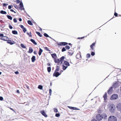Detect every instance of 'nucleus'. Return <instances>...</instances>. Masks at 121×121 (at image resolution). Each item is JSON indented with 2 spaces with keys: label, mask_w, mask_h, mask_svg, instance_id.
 Wrapping results in <instances>:
<instances>
[{
  "label": "nucleus",
  "mask_w": 121,
  "mask_h": 121,
  "mask_svg": "<svg viewBox=\"0 0 121 121\" xmlns=\"http://www.w3.org/2000/svg\"><path fill=\"white\" fill-rule=\"evenodd\" d=\"M107 115L105 113H103L101 115L100 114H98L97 115L96 117V119L98 121L101 120L103 119H106L107 118Z\"/></svg>",
  "instance_id": "f257e3e1"
},
{
  "label": "nucleus",
  "mask_w": 121,
  "mask_h": 121,
  "mask_svg": "<svg viewBox=\"0 0 121 121\" xmlns=\"http://www.w3.org/2000/svg\"><path fill=\"white\" fill-rule=\"evenodd\" d=\"M109 111L111 112H114L116 111V107L113 104H110L109 106Z\"/></svg>",
  "instance_id": "f03ea898"
},
{
  "label": "nucleus",
  "mask_w": 121,
  "mask_h": 121,
  "mask_svg": "<svg viewBox=\"0 0 121 121\" xmlns=\"http://www.w3.org/2000/svg\"><path fill=\"white\" fill-rule=\"evenodd\" d=\"M69 65V64L68 62L66 60L64 61L63 64L62 65L63 69L64 70H65Z\"/></svg>",
  "instance_id": "7ed1b4c3"
},
{
  "label": "nucleus",
  "mask_w": 121,
  "mask_h": 121,
  "mask_svg": "<svg viewBox=\"0 0 121 121\" xmlns=\"http://www.w3.org/2000/svg\"><path fill=\"white\" fill-rule=\"evenodd\" d=\"M52 58L54 59V61L55 63H57L59 61V59H56L57 57L55 53H53L51 54Z\"/></svg>",
  "instance_id": "20e7f679"
},
{
  "label": "nucleus",
  "mask_w": 121,
  "mask_h": 121,
  "mask_svg": "<svg viewBox=\"0 0 121 121\" xmlns=\"http://www.w3.org/2000/svg\"><path fill=\"white\" fill-rule=\"evenodd\" d=\"M108 121H117V118L114 116H112L109 117Z\"/></svg>",
  "instance_id": "39448f33"
},
{
  "label": "nucleus",
  "mask_w": 121,
  "mask_h": 121,
  "mask_svg": "<svg viewBox=\"0 0 121 121\" xmlns=\"http://www.w3.org/2000/svg\"><path fill=\"white\" fill-rule=\"evenodd\" d=\"M118 95L116 94H114L112 95L110 98L111 100H116L118 99Z\"/></svg>",
  "instance_id": "423d86ee"
},
{
  "label": "nucleus",
  "mask_w": 121,
  "mask_h": 121,
  "mask_svg": "<svg viewBox=\"0 0 121 121\" xmlns=\"http://www.w3.org/2000/svg\"><path fill=\"white\" fill-rule=\"evenodd\" d=\"M116 107L118 111L121 112V103H119L117 104Z\"/></svg>",
  "instance_id": "0eeeda50"
},
{
  "label": "nucleus",
  "mask_w": 121,
  "mask_h": 121,
  "mask_svg": "<svg viewBox=\"0 0 121 121\" xmlns=\"http://www.w3.org/2000/svg\"><path fill=\"white\" fill-rule=\"evenodd\" d=\"M68 44V43L65 42H60L57 43V45L58 46H65L67 45Z\"/></svg>",
  "instance_id": "6e6552de"
},
{
  "label": "nucleus",
  "mask_w": 121,
  "mask_h": 121,
  "mask_svg": "<svg viewBox=\"0 0 121 121\" xmlns=\"http://www.w3.org/2000/svg\"><path fill=\"white\" fill-rule=\"evenodd\" d=\"M76 57L77 59L80 60L82 58V56H81L80 52H79L77 54L76 56Z\"/></svg>",
  "instance_id": "1a4fd4ad"
},
{
  "label": "nucleus",
  "mask_w": 121,
  "mask_h": 121,
  "mask_svg": "<svg viewBox=\"0 0 121 121\" xmlns=\"http://www.w3.org/2000/svg\"><path fill=\"white\" fill-rule=\"evenodd\" d=\"M60 73H59L58 72L55 71L53 74V76H55L57 77L60 75Z\"/></svg>",
  "instance_id": "9d476101"
},
{
  "label": "nucleus",
  "mask_w": 121,
  "mask_h": 121,
  "mask_svg": "<svg viewBox=\"0 0 121 121\" xmlns=\"http://www.w3.org/2000/svg\"><path fill=\"white\" fill-rule=\"evenodd\" d=\"M113 87L112 86L110 88L109 90H108L107 93L109 94H112L113 92Z\"/></svg>",
  "instance_id": "9b49d317"
},
{
  "label": "nucleus",
  "mask_w": 121,
  "mask_h": 121,
  "mask_svg": "<svg viewBox=\"0 0 121 121\" xmlns=\"http://www.w3.org/2000/svg\"><path fill=\"white\" fill-rule=\"evenodd\" d=\"M0 39L4 41H7L9 39V38L6 36H3L2 37L0 38Z\"/></svg>",
  "instance_id": "f8f14e48"
},
{
  "label": "nucleus",
  "mask_w": 121,
  "mask_h": 121,
  "mask_svg": "<svg viewBox=\"0 0 121 121\" xmlns=\"http://www.w3.org/2000/svg\"><path fill=\"white\" fill-rule=\"evenodd\" d=\"M65 58V57L64 56H62L60 58V59H59V61L57 63H60V62H61V63L64 60Z\"/></svg>",
  "instance_id": "ddd939ff"
},
{
  "label": "nucleus",
  "mask_w": 121,
  "mask_h": 121,
  "mask_svg": "<svg viewBox=\"0 0 121 121\" xmlns=\"http://www.w3.org/2000/svg\"><path fill=\"white\" fill-rule=\"evenodd\" d=\"M96 44V42L93 43L90 46V47L91 49L93 51L94 50V47L95 46Z\"/></svg>",
  "instance_id": "4468645a"
},
{
  "label": "nucleus",
  "mask_w": 121,
  "mask_h": 121,
  "mask_svg": "<svg viewBox=\"0 0 121 121\" xmlns=\"http://www.w3.org/2000/svg\"><path fill=\"white\" fill-rule=\"evenodd\" d=\"M7 43H8L10 44V45H12L15 43V42L14 41H12L10 40H9V39L7 41Z\"/></svg>",
  "instance_id": "2eb2a0df"
},
{
  "label": "nucleus",
  "mask_w": 121,
  "mask_h": 121,
  "mask_svg": "<svg viewBox=\"0 0 121 121\" xmlns=\"http://www.w3.org/2000/svg\"><path fill=\"white\" fill-rule=\"evenodd\" d=\"M74 52L73 51H72L71 50H69L68 52V55L71 56L72 55Z\"/></svg>",
  "instance_id": "dca6fc26"
},
{
  "label": "nucleus",
  "mask_w": 121,
  "mask_h": 121,
  "mask_svg": "<svg viewBox=\"0 0 121 121\" xmlns=\"http://www.w3.org/2000/svg\"><path fill=\"white\" fill-rule=\"evenodd\" d=\"M45 117H47V115H46L45 112L44 110L41 111L40 112Z\"/></svg>",
  "instance_id": "f3484780"
},
{
  "label": "nucleus",
  "mask_w": 121,
  "mask_h": 121,
  "mask_svg": "<svg viewBox=\"0 0 121 121\" xmlns=\"http://www.w3.org/2000/svg\"><path fill=\"white\" fill-rule=\"evenodd\" d=\"M68 107L69 109H73L74 110H79V109H78L77 108L75 107L68 106Z\"/></svg>",
  "instance_id": "a211bd4d"
},
{
  "label": "nucleus",
  "mask_w": 121,
  "mask_h": 121,
  "mask_svg": "<svg viewBox=\"0 0 121 121\" xmlns=\"http://www.w3.org/2000/svg\"><path fill=\"white\" fill-rule=\"evenodd\" d=\"M104 100H106L107 99V93L106 92L103 96Z\"/></svg>",
  "instance_id": "6ab92c4d"
},
{
  "label": "nucleus",
  "mask_w": 121,
  "mask_h": 121,
  "mask_svg": "<svg viewBox=\"0 0 121 121\" xmlns=\"http://www.w3.org/2000/svg\"><path fill=\"white\" fill-rule=\"evenodd\" d=\"M43 51V50L41 48H39V50L38 52V54L39 56H40L41 55V53Z\"/></svg>",
  "instance_id": "aec40b11"
},
{
  "label": "nucleus",
  "mask_w": 121,
  "mask_h": 121,
  "mask_svg": "<svg viewBox=\"0 0 121 121\" xmlns=\"http://www.w3.org/2000/svg\"><path fill=\"white\" fill-rule=\"evenodd\" d=\"M33 51L32 48L31 47H30L28 52L29 53H31L33 52Z\"/></svg>",
  "instance_id": "412c9836"
},
{
  "label": "nucleus",
  "mask_w": 121,
  "mask_h": 121,
  "mask_svg": "<svg viewBox=\"0 0 121 121\" xmlns=\"http://www.w3.org/2000/svg\"><path fill=\"white\" fill-rule=\"evenodd\" d=\"M35 57L34 56H33L31 58L32 61L33 62H34L35 60Z\"/></svg>",
  "instance_id": "4be33fe9"
},
{
  "label": "nucleus",
  "mask_w": 121,
  "mask_h": 121,
  "mask_svg": "<svg viewBox=\"0 0 121 121\" xmlns=\"http://www.w3.org/2000/svg\"><path fill=\"white\" fill-rule=\"evenodd\" d=\"M30 40L35 45H36L37 44V43L34 40L32 39H31Z\"/></svg>",
  "instance_id": "5701e85b"
},
{
  "label": "nucleus",
  "mask_w": 121,
  "mask_h": 121,
  "mask_svg": "<svg viewBox=\"0 0 121 121\" xmlns=\"http://www.w3.org/2000/svg\"><path fill=\"white\" fill-rule=\"evenodd\" d=\"M12 32V33L14 34L17 35L18 33L17 31L15 30H13Z\"/></svg>",
  "instance_id": "b1692460"
},
{
  "label": "nucleus",
  "mask_w": 121,
  "mask_h": 121,
  "mask_svg": "<svg viewBox=\"0 0 121 121\" xmlns=\"http://www.w3.org/2000/svg\"><path fill=\"white\" fill-rule=\"evenodd\" d=\"M56 69L55 71L57 72L59 71V67L58 66H56Z\"/></svg>",
  "instance_id": "393cba45"
},
{
  "label": "nucleus",
  "mask_w": 121,
  "mask_h": 121,
  "mask_svg": "<svg viewBox=\"0 0 121 121\" xmlns=\"http://www.w3.org/2000/svg\"><path fill=\"white\" fill-rule=\"evenodd\" d=\"M36 33L40 37H42V35L40 34V33L39 32L36 31Z\"/></svg>",
  "instance_id": "a878e982"
},
{
  "label": "nucleus",
  "mask_w": 121,
  "mask_h": 121,
  "mask_svg": "<svg viewBox=\"0 0 121 121\" xmlns=\"http://www.w3.org/2000/svg\"><path fill=\"white\" fill-rule=\"evenodd\" d=\"M29 25L32 26L33 25L32 23L31 22V21L30 20H28L27 21Z\"/></svg>",
  "instance_id": "bb28decb"
},
{
  "label": "nucleus",
  "mask_w": 121,
  "mask_h": 121,
  "mask_svg": "<svg viewBox=\"0 0 121 121\" xmlns=\"http://www.w3.org/2000/svg\"><path fill=\"white\" fill-rule=\"evenodd\" d=\"M0 13L3 14H6L7 13L5 11L3 10L1 11L0 12Z\"/></svg>",
  "instance_id": "cd10ccee"
},
{
  "label": "nucleus",
  "mask_w": 121,
  "mask_h": 121,
  "mask_svg": "<svg viewBox=\"0 0 121 121\" xmlns=\"http://www.w3.org/2000/svg\"><path fill=\"white\" fill-rule=\"evenodd\" d=\"M47 69L48 71V72L49 73L51 71V67H48L47 68Z\"/></svg>",
  "instance_id": "c85d7f7f"
},
{
  "label": "nucleus",
  "mask_w": 121,
  "mask_h": 121,
  "mask_svg": "<svg viewBox=\"0 0 121 121\" xmlns=\"http://www.w3.org/2000/svg\"><path fill=\"white\" fill-rule=\"evenodd\" d=\"M26 33L30 37H32V36L31 35V32H30L29 33H28V32H27Z\"/></svg>",
  "instance_id": "c756f323"
},
{
  "label": "nucleus",
  "mask_w": 121,
  "mask_h": 121,
  "mask_svg": "<svg viewBox=\"0 0 121 121\" xmlns=\"http://www.w3.org/2000/svg\"><path fill=\"white\" fill-rule=\"evenodd\" d=\"M7 17L9 19L11 20H12V18L11 16L9 15H8L7 16Z\"/></svg>",
  "instance_id": "7c9ffc66"
},
{
  "label": "nucleus",
  "mask_w": 121,
  "mask_h": 121,
  "mask_svg": "<svg viewBox=\"0 0 121 121\" xmlns=\"http://www.w3.org/2000/svg\"><path fill=\"white\" fill-rule=\"evenodd\" d=\"M38 88L40 90H42L43 89V86L41 85H39Z\"/></svg>",
  "instance_id": "2f4dec72"
},
{
  "label": "nucleus",
  "mask_w": 121,
  "mask_h": 121,
  "mask_svg": "<svg viewBox=\"0 0 121 121\" xmlns=\"http://www.w3.org/2000/svg\"><path fill=\"white\" fill-rule=\"evenodd\" d=\"M21 46L22 48H25L26 47L22 43L21 44Z\"/></svg>",
  "instance_id": "473e14b6"
},
{
  "label": "nucleus",
  "mask_w": 121,
  "mask_h": 121,
  "mask_svg": "<svg viewBox=\"0 0 121 121\" xmlns=\"http://www.w3.org/2000/svg\"><path fill=\"white\" fill-rule=\"evenodd\" d=\"M19 5L20 6V7L21 8H22L23 7V3L22 1H21L20 3V4Z\"/></svg>",
  "instance_id": "72a5a7b5"
},
{
  "label": "nucleus",
  "mask_w": 121,
  "mask_h": 121,
  "mask_svg": "<svg viewBox=\"0 0 121 121\" xmlns=\"http://www.w3.org/2000/svg\"><path fill=\"white\" fill-rule=\"evenodd\" d=\"M65 48L67 50H69L70 48V47L68 45H66L65 46Z\"/></svg>",
  "instance_id": "f704fd0d"
},
{
  "label": "nucleus",
  "mask_w": 121,
  "mask_h": 121,
  "mask_svg": "<svg viewBox=\"0 0 121 121\" xmlns=\"http://www.w3.org/2000/svg\"><path fill=\"white\" fill-rule=\"evenodd\" d=\"M24 86H25V87L27 88L28 89V90H29V86H28L26 84H25Z\"/></svg>",
  "instance_id": "c9c22d12"
},
{
  "label": "nucleus",
  "mask_w": 121,
  "mask_h": 121,
  "mask_svg": "<svg viewBox=\"0 0 121 121\" xmlns=\"http://www.w3.org/2000/svg\"><path fill=\"white\" fill-rule=\"evenodd\" d=\"M61 51L62 52H64L65 51H66V49H65V48H63L62 49Z\"/></svg>",
  "instance_id": "e433bc0d"
},
{
  "label": "nucleus",
  "mask_w": 121,
  "mask_h": 121,
  "mask_svg": "<svg viewBox=\"0 0 121 121\" xmlns=\"http://www.w3.org/2000/svg\"><path fill=\"white\" fill-rule=\"evenodd\" d=\"M86 56L87 58H89L90 57L91 55L90 54H87Z\"/></svg>",
  "instance_id": "4c0bfd02"
},
{
  "label": "nucleus",
  "mask_w": 121,
  "mask_h": 121,
  "mask_svg": "<svg viewBox=\"0 0 121 121\" xmlns=\"http://www.w3.org/2000/svg\"><path fill=\"white\" fill-rule=\"evenodd\" d=\"M44 35L46 37H49L48 35L46 33H45L44 34Z\"/></svg>",
  "instance_id": "58836bf2"
},
{
  "label": "nucleus",
  "mask_w": 121,
  "mask_h": 121,
  "mask_svg": "<svg viewBox=\"0 0 121 121\" xmlns=\"http://www.w3.org/2000/svg\"><path fill=\"white\" fill-rule=\"evenodd\" d=\"M55 116L57 117H59L60 116V114L59 113H56Z\"/></svg>",
  "instance_id": "ea45409f"
},
{
  "label": "nucleus",
  "mask_w": 121,
  "mask_h": 121,
  "mask_svg": "<svg viewBox=\"0 0 121 121\" xmlns=\"http://www.w3.org/2000/svg\"><path fill=\"white\" fill-rule=\"evenodd\" d=\"M52 92V91L51 89H50L49 90V93L50 94V95H51V94Z\"/></svg>",
  "instance_id": "a19ab883"
},
{
  "label": "nucleus",
  "mask_w": 121,
  "mask_h": 121,
  "mask_svg": "<svg viewBox=\"0 0 121 121\" xmlns=\"http://www.w3.org/2000/svg\"><path fill=\"white\" fill-rule=\"evenodd\" d=\"M23 29V32L24 33H25V32L26 31V29L25 28H24L23 29Z\"/></svg>",
  "instance_id": "79ce46f5"
},
{
  "label": "nucleus",
  "mask_w": 121,
  "mask_h": 121,
  "mask_svg": "<svg viewBox=\"0 0 121 121\" xmlns=\"http://www.w3.org/2000/svg\"><path fill=\"white\" fill-rule=\"evenodd\" d=\"M54 111L55 112H57L58 111L57 109L56 108H54Z\"/></svg>",
  "instance_id": "37998d69"
},
{
  "label": "nucleus",
  "mask_w": 121,
  "mask_h": 121,
  "mask_svg": "<svg viewBox=\"0 0 121 121\" xmlns=\"http://www.w3.org/2000/svg\"><path fill=\"white\" fill-rule=\"evenodd\" d=\"M95 55V53L94 52H92L91 53V55L92 56H94Z\"/></svg>",
  "instance_id": "c03bdc74"
},
{
  "label": "nucleus",
  "mask_w": 121,
  "mask_h": 121,
  "mask_svg": "<svg viewBox=\"0 0 121 121\" xmlns=\"http://www.w3.org/2000/svg\"><path fill=\"white\" fill-rule=\"evenodd\" d=\"M9 27L10 29H12L13 28L12 26L10 24L9 25Z\"/></svg>",
  "instance_id": "a18cd8bd"
},
{
  "label": "nucleus",
  "mask_w": 121,
  "mask_h": 121,
  "mask_svg": "<svg viewBox=\"0 0 121 121\" xmlns=\"http://www.w3.org/2000/svg\"><path fill=\"white\" fill-rule=\"evenodd\" d=\"M13 20L14 22L15 23H16V22H17V20L15 18H14L13 19Z\"/></svg>",
  "instance_id": "49530a36"
},
{
  "label": "nucleus",
  "mask_w": 121,
  "mask_h": 121,
  "mask_svg": "<svg viewBox=\"0 0 121 121\" xmlns=\"http://www.w3.org/2000/svg\"><path fill=\"white\" fill-rule=\"evenodd\" d=\"M98 113H101V112H102V111H101L100 110V109H99L98 110Z\"/></svg>",
  "instance_id": "de8ad7c7"
},
{
  "label": "nucleus",
  "mask_w": 121,
  "mask_h": 121,
  "mask_svg": "<svg viewBox=\"0 0 121 121\" xmlns=\"http://www.w3.org/2000/svg\"><path fill=\"white\" fill-rule=\"evenodd\" d=\"M3 6H5L7 5H8V4H6L5 3H3Z\"/></svg>",
  "instance_id": "09e8293b"
},
{
  "label": "nucleus",
  "mask_w": 121,
  "mask_h": 121,
  "mask_svg": "<svg viewBox=\"0 0 121 121\" xmlns=\"http://www.w3.org/2000/svg\"><path fill=\"white\" fill-rule=\"evenodd\" d=\"M114 15L115 17H117V16L118 14L117 13L115 12L114 13Z\"/></svg>",
  "instance_id": "8fccbe9b"
},
{
  "label": "nucleus",
  "mask_w": 121,
  "mask_h": 121,
  "mask_svg": "<svg viewBox=\"0 0 121 121\" xmlns=\"http://www.w3.org/2000/svg\"><path fill=\"white\" fill-rule=\"evenodd\" d=\"M20 26L21 28L22 29L25 28L24 26L22 25H21Z\"/></svg>",
  "instance_id": "3c124183"
},
{
  "label": "nucleus",
  "mask_w": 121,
  "mask_h": 121,
  "mask_svg": "<svg viewBox=\"0 0 121 121\" xmlns=\"http://www.w3.org/2000/svg\"><path fill=\"white\" fill-rule=\"evenodd\" d=\"M16 3L17 4H18L20 2V1L19 0H16Z\"/></svg>",
  "instance_id": "603ef678"
},
{
  "label": "nucleus",
  "mask_w": 121,
  "mask_h": 121,
  "mask_svg": "<svg viewBox=\"0 0 121 121\" xmlns=\"http://www.w3.org/2000/svg\"><path fill=\"white\" fill-rule=\"evenodd\" d=\"M44 49L46 50H47V51H49V50L48 49V48L47 47H45L44 48Z\"/></svg>",
  "instance_id": "864d4df0"
},
{
  "label": "nucleus",
  "mask_w": 121,
  "mask_h": 121,
  "mask_svg": "<svg viewBox=\"0 0 121 121\" xmlns=\"http://www.w3.org/2000/svg\"><path fill=\"white\" fill-rule=\"evenodd\" d=\"M3 98L2 97L0 96V100L2 101L3 100Z\"/></svg>",
  "instance_id": "5fc2aeb1"
},
{
  "label": "nucleus",
  "mask_w": 121,
  "mask_h": 121,
  "mask_svg": "<svg viewBox=\"0 0 121 121\" xmlns=\"http://www.w3.org/2000/svg\"><path fill=\"white\" fill-rule=\"evenodd\" d=\"M10 10L11 11L13 12L14 13H16V12L15 11H14V10L13 9H10Z\"/></svg>",
  "instance_id": "6e6d98bb"
},
{
  "label": "nucleus",
  "mask_w": 121,
  "mask_h": 121,
  "mask_svg": "<svg viewBox=\"0 0 121 121\" xmlns=\"http://www.w3.org/2000/svg\"><path fill=\"white\" fill-rule=\"evenodd\" d=\"M34 54L36 55L37 54V52L36 51H35L34 52Z\"/></svg>",
  "instance_id": "4d7b16f0"
},
{
  "label": "nucleus",
  "mask_w": 121,
  "mask_h": 121,
  "mask_svg": "<svg viewBox=\"0 0 121 121\" xmlns=\"http://www.w3.org/2000/svg\"><path fill=\"white\" fill-rule=\"evenodd\" d=\"M4 35L3 34H0V37H2Z\"/></svg>",
  "instance_id": "13d9d810"
},
{
  "label": "nucleus",
  "mask_w": 121,
  "mask_h": 121,
  "mask_svg": "<svg viewBox=\"0 0 121 121\" xmlns=\"http://www.w3.org/2000/svg\"><path fill=\"white\" fill-rule=\"evenodd\" d=\"M8 9H10L11 8H12V7H11V5H9V6H8Z\"/></svg>",
  "instance_id": "bf43d9fd"
},
{
  "label": "nucleus",
  "mask_w": 121,
  "mask_h": 121,
  "mask_svg": "<svg viewBox=\"0 0 121 121\" xmlns=\"http://www.w3.org/2000/svg\"><path fill=\"white\" fill-rule=\"evenodd\" d=\"M15 73L16 74H18L19 73V72H18V71H16V72H15Z\"/></svg>",
  "instance_id": "052dcab7"
},
{
  "label": "nucleus",
  "mask_w": 121,
  "mask_h": 121,
  "mask_svg": "<svg viewBox=\"0 0 121 121\" xmlns=\"http://www.w3.org/2000/svg\"><path fill=\"white\" fill-rule=\"evenodd\" d=\"M17 92L19 94L20 93V92H19V90H17Z\"/></svg>",
  "instance_id": "680f3d73"
},
{
  "label": "nucleus",
  "mask_w": 121,
  "mask_h": 121,
  "mask_svg": "<svg viewBox=\"0 0 121 121\" xmlns=\"http://www.w3.org/2000/svg\"><path fill=\"white\" fill-rule=\"evenodd\" d=\"M15 8L16 9H17V8H18V6L17 5H15L14 6Z\"/></svg>",
  "instance_id": "e2e57ef3"
},
{
  "label": "nucleus",
  "mask_w": 121,
  "mask_h": 121,
  "mask_svg": "<svg viewBox=\"0 0 121 121\" xmlns=\"http://www.w3.org/2000/svg\"><path fill=\"white\" fill-rule=\"evenodd\" d=\"M91 121H97L95 119H93L91 120Z\"/></svg>",
  "instance_id": "0e129e2a"
},
{
  "label": "nucleus",
  "mask_w": 121,
  "mask_h": 121,
  "mask_svg": "<svg viewBox=\"0 0 121 121\" xmlns=\"http://www.w3.org/2000/svg\"><path fill=\"white\" fill-rule=\"evenodd\" d=\"M19 20L20 21H22V19L21 18H19Z\"/></svg>",
  "instance_id": "69168bd1"
},
{
  "label": "nucleus",
  "mask_w": 121,
  "mask_h": 121,
  "mask_svg": "<svg viewBox=\"0 0 121 121\" xmlns=\"http://www.w3.org/2000/svg\"><path fill=\"white\" fill-rule=\"evenodd\" d=\"M47 65L48 66H50V64L49 63H48L47 64Z\"/></svg>",
  "instance_id": "338daca9"
},
{
  "label": "nucleus",
  "mask_w": 121,
  "mask_h": 121,
  "mask_svg": "<svg viewBox=\"0 0 121 121\" xmlns=\"http://www.w3.org/2000/svg\"><path fill=\"white\" fill-rule=\"evenodd\" d=\"M69 44V45L70 46V45H71V46H72V44H71V43H68V44Z\"/></svg>",
  "instance_id": "774afa93"
}]
</instances>
